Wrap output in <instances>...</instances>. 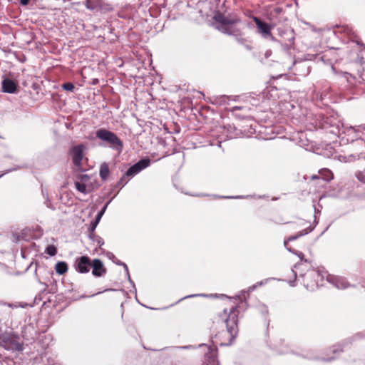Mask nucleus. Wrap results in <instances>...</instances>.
I'll list each match as a JSON object with an SVG mask.
<instances>
[{"mask_svg": "<svg viewBox=\"0 0 365 365\" xmlns=\"http://www.w3.org/2000/svg\"><path fill=\"white\" fill-rule=\"evenodd\" d=\"M357 44L363 46L364 49L365 50V44H364L363 43H361L360 41H357Z\"/></svg>", "mask_w": 365, "mask_h": 365, "instance_id": "37", "label": "nucleus"}, {"mask_svg": "<svg viewBox=\"0 0 365 365\" xmlns=\"http://www.w3.org/2000/svg\"><path fill=\"white\" fill-rule=\"evenodd\" d=\"M90 178L88 175H81L80 177H79V182H81V183H86L88 180H89Z\"/></svg>", "mask_w": 365, "mask_h": 365, "instance_id": "26", "label": "nucleus"}, {"mask_svg": "<svg viewBox=\"0 0 365 365\" xmlns=\"http://www.w3.org/2000/svg\"><path fill=\"white\" fill-rule=\"evenodd\" d=\"M327 281L337 289H346L349 286L346 279L341 277L334 276L327 273Z\"/></svg>", "mask_w": 365, "mask_h": 365, "instance_id": "9", "label": "nucleus"}, {"mask_svg": "<svg viewBox=\"0 0 365 365\" xmlns=\"http://www.w3.org/2000/svg\"><path fill=\"white\" fill-rule=\"evenodd\" d=\"M96 137L106 142L111 148L120 151L123 148V143L118 136L106 129H100L96 132Z\"/></svg>", "mask_w": 365, "mask_h": 365, "instance_id": "3", "label": "nucleus"}, {"mask_svg": "<svg viewBox=\"0 0 365 365\" xmlns=\"http://www.w3.org/2000/svg\"><path fill=\"white\" fill-rule=\"evenodd\" d=\"M109 202H107L104 207L101 209V210L98 212V214H100L101 215H103V214L105 213L106 210V208L108 207V205Z\"/></svg>", "mask_w": 365, "mask_h": 365, "instance_id": "30", "label": "nucleus"}, {"mask_svg": "<svg viewBox=\"0 0 365 365\" xmlns=\"http://www.w3.org/2000/svg\"><path fill=\"white\" fill-rule=\"evenodd\" d=\"M115 264H119V265H122L123 266V267L125 268L126 272H127V274H128V277L129 278V280L130 282H131L130 280V275H129V273H128V266L126 265V264H125L124 262H120V261H118L117 259H115V262H114Z\"/></svg>", "mask_w": 365, "mask_h": 365, "instance_id": "25", "label": "nucleus"}, {"mask_svg": "<svg viewBox=\"0 0 365 365\" xmlns=\"http://www.w3.org/2000/svg\"><path fill=\"white\" fill-rule=\"evenodd\" d=\"M320 175L326 181H329L333 179V173L328 169H324L320 172Z\"/></svg>", "mask_w": 365, "mask_h": 365, "instance_id": "20", "label": "nucleus"}, {"mask_svg": "<svg viewBox=\"0 0 365 365\" xmlns=\"http://www.w3.org/2000/svg\"><path fill=\"white\" fill-rule=\"evenodd\" d=\"M2 90L5 93H15L17 91L16 83L9 78H6L2 81Z\"/></svg>", "mask_w": 365, "mask_h": 365, "instance_id": "13", "label": "nucleus"}, {"mask_svg": "<svg viewBox=\"0 0 365 365\" xmlns=\"http://www.w3.org/2000/svg\"><path fill=\"white\" fill-rule=\"evenodd\" d=\"M90 258L88 256H82L76 261V269L80 273H88L91 266Z\"/></svg>", "mask_w": 365, "mask_h": 365, "instance_id": "8", "label": "nucleus"}, {"mask_svg": "<svg viewBox=\"0 0 365 365\" xmlns=\"http://www.w3.org/2000/svg\"><path fill=\"white\" fill-rule=\"evenodd\" d=\"M288 251L292 252L290 248H287Z\"/></svg>", "mask_w": 365, "mask_h": 365, "instance_id": "44", "label": "nucleus"}, {"mask_svg": "<svg viewBox=\"0 0 365 365\" xmlns=\"http://www.w3.org/2000/svg\"><path fill=\"white\" fill-rule=\"evenodd\" d=\"M214 19L215 27L220 31L236 37L242 36L241 19L237 14H230L225 16L218 14Z\"/></svg>", "mask_w": 365, "mask_h": 365, "instance_id": "2", "label": "nucleus"}, {"mask_svg": "<svg viewBox=\"0 0 365 365\" xmlns=\"http://www.w3.org/2000/svg\"><path fill=\"white\" fill-rule=\"evenodd\" d=\"M289 284L292 287H294L296 284H295V279L294 280H289L288 282Z\"/></svg>", "mask_w": 365, "mask_h": 365, "instance_id": "35", "label": "nucleus"}, {"mask_svg": "<svg viewBox=\"0 0 365 365\" xmlns=\"http://www.w3.org/2000/svg\"><path fill=\"white\" fill-rule=\"evenodd\" d=\"M195 296H196L195 294H191V295H189V296H186V297H185L182 298V299H180L179 300V302H180V301H181V300H182L183 299L190 298V297H195Z\"/></svg>", "mask_w": 365, "mask_h": 365, "instance_id": "36", "label": "nucleus"}, {"mask_svg": "<svg viewBox=\"0 0 365 365\" xmlns=\"http://www.w3.org/2000/svg\"><path fill=\"white\" fill-rule=\"evenodd\" d=\"M263 284H264V282H258V283H257L256 284H254V285H252V286L250 287L247 289V291H245L244 292H248V293H249V292H251L254 291V290H255L257 287L261 286V285H262Z\"/></svg>", "mask_w": 365, "mask_h": 365, "instance_id": "24", "label": "nucleus"}, {"mask_svg": "<svg viewBox=\"0 0 365 365\" xmlns=\"http://www.w3.org/2000/svg\"><path fill=\"white\" fill-rule=\"evenodd\" d=\"M337 351H338V349H335V348H333V349H332V352H333L334 354H335Z\"/></svg>", "mask_w": 365, "mask_h": 365, "instance_id": "40", "label": "nucleus"}, {"mask_svg": "<svg viewBox=\"0 0 365 365\" xmlns=\"http://www.w3.org/2000/svg\"><path fill=\"white\" fill-rule=\"evenodd\" d=\"M205 346V344H200V346Z\"/></svg>", "mask_w": 365, "mask_h": 365, "instance_id": "45", "label": "nucleus"}, {"mask_svg": "<svg viewBox=\"0 0 365 365\" xmlns=\"http://www.w3.org/2000/svg\"><path fill=\"white\" fill-rule=\"evenodd\" d=\"M86 147L83 144L75 145L70 150V155L72 159L73 169L76 170H83L82 161L85 156L84 150Z\"/></svg>", "mask_w": 365, "mask_h": 365, "instance_id": "4", "label": "nucleus"}, {"mask_svg": "<svg viewBox=\"0 0 365 365\" xmlns=\"http://www.w3.org/2000/svg\"><path fill=\"white\" fill-rule=\"evenodd\" d=\"M1 365H19L18 362L12 360V359H8L6 361H4Z\"/></svg>", "mask_w": 365, "mask_h": 365, "instance_id": "28", "label": "nucleus"}, {"mask_svg": "<svg viewBox=\"0 0 365 365\" xmlns=\"http://www.w3.org/2000/svg\"><path fill=\"white\" fill-rule=\"evenodd\" d=\"M303 358L310 360H321L323 361H331L334 359V356L324 357L315 354L312 350L304 351L302 354Z\"/></svg>", "mask_w": 365, "mask_h": 365, "instance_id": "12", "label": "nucleus"}, {"mask_svg": "<svg viewBox=\"0 0 365 365\" xmlns=\"http://www.w3.org/2000/svg\"><path fill=\"white\" fill-rule=\"evenodd\" d=\"M311 231H312L311 228H307V229H305V230L298 232L295 235L290 236L287 240H284V246L287 247V245L288 242L295 240L297 238H299V237H302L303 235H305L308 234Z\"/></svg>", "mask_w": 365, "mask_h": 365, "instance_id": "15", "label": "nucleus"}, {"mask_svg": "<svg viewBox=\"0 0 365 365\" xmlns=\"http://www.w3.org/2000/svg\"><path fill=\"white\" fill-rule=\"evenodd\" d=\"M3 175H0V178Z\"/></svg>", "mask_w": 365, "mask_h": 365, "instance_id": "47", "label": "nucleus"}, {"mask_svg": "<svg viewBox=\"0 0 365 365\" xmlns=\"http://www.w3.org/2000/svg\"><path fill=\"white\" fill-rule=\"evenodd\" d=\"M102 217V215H101L100 214L98 213V215H96V224H98V222H100L101 219Z\"/></svg>", "mask_w": 365, "mask_h": 365, "instance_id": "31", "label": "nucleus"}, {"mask_svg": "<svg viewBox=\"0 0 365 365\" xmlns=\"http://www.w3.org/2000/svg\"><path fill=\"white\" fill-rule=\"evenodd\" d=\"M106 255L109 259H112L113 262H115V259H116L115 256L112 252H108Z\"/></svg>", "mask_w": 365, "mask_h": 365, "instance_id": "29", "label": "nucleus"}, {"mask_svg": "<svg viewBox=\"0 0 365 365\" xmlns=\"http://www.w3.org/2000/svg\"><path fill=\"white\" fill-rule=\"evenodd\" d=\"M100 176L103 180H106L109 175V168L107 163H103L100 167Z\"/></svg>", "mask_w": 365, "mask_h": 365, "instance_id": "19", "label": "nucleus"}, {"mask_svg": "<svg viewBox=\"0 0 365 365\" xmlns=\"http://www.w3.org/2000/svg\"><path fill=\"white\" fill-rule=\"evenodd\" d=\"M207 349H208L209 351H210L212 350V348L210 346H208Z\"/></svg>", "mask_w": 365, "mask_h": 365, "instance_id": "42", "label": "nucleus"}, {"mask_svg": "<svg viewBox=\"0 0 365 365\" xmlns=\"http://www.w3.org/2000/svg\"><path fill=\"white\" fill-rule=\"evenodd\" d=\"M56 272L58 274H63L68 271V265L65 262H58L55 267Z\"/></svg>", "mask_w": 365, "mask_h": 365, "instance_id": "17", "label": "nucleus"}, {"mask_svg": "<svg viewBox=\"0 0 365 365\" xmlns=\"http://www.w3.org/2000/svg\"><path fill=\"white\" fill-rule=\"evenodd\" d=\"M0 346L6 350L21 351L22 344L17 337L10 334H2L0 336Z\"/></svg>", "mask_w": 365, "mask_h": 365, "instance_id": "5", "label": "nucleus"}, {"mask_svg": "<svg viewBox=\"0 0 365 365\" xmlns=\"http://www.w3.org/2000/svg\"><path fill=\"white\" fill-rule=\"evenodd\" d=\"M227 112H235V111H242V112H248L250 110V108L247 106L243 105H236L233 106H230L226 108Z\"/></svg>", "mask_w": 365, "mask_h": 365, "instance_id": "16", "label": "nucleus"}, {"mask_svg": "<svg viewBox=\"0 0 365 365\" xmlns=\"http://www.w3.org/2000/svg\"><path fill=\"white\" fill-rule=\"evenodd\" d=\"M46 253L50 256H54L57 253V250L54 245H48L45 250Z\"/></svg>", "mask_w": 365, "mask_h": 365, "instance_id": "21", "label": "nucleus"}, {"mask_svg": "<svg viewBox=\"0 0 365 365\" xmlns=\"http://www.w3.org/2000/svg\"><path fill=\"white\" fill-rule=\"evenodd\" d=\"M45 339L47 340V341H51V337L50 336H44Z\"/></svg>", "mask_w": 365, "mask_h": 365, "instance_id": "39", "label": "nucleus"}, {"mask_svg": "<svg viewBox=\"0 0 365 365\" xmlns=\"http://www.w3.org/2000/svg\"><path fill=\"white\" fill-rule=\"evenodd\" d=\"M301 259V262L297 263L292 269L295 279L299 274V277L302 279L304 287L309 291H314L319 286H322L324 277L327 278V272L320 269H310V265L306 259L302 262L304 255L302 252H294Z\"/></svg>", "mask_w": 365, "mask_h": 365, "instance_id": "1", "label": "nucleus"}, {"mask_svg": "<svg viewBox=\"0 0 365 365\" xmlns=\"http://www.w3.org/2000/svg\"><path fill=\"white\" fill-rule=\"evenodd\" d=\"M62 88L63 90L67 91H73L75 88V86L73 83L67 82L62 84Z\"/></svg>", "mask_w": 365, "mask_h": 365, "instance_id": "22", "label": "nucleus"}, {"mask_svg": "<svg viewBox=\"0 0 365 365\" xmlns=\"http://www.w3.org/2000/svg\"><path fill=\"white\" fill-rule=\"evenodd\" d=\"M97 225H98V224H96V221H94V222H91V230H92V231H93V230L96 229V227Z\"/></svg>", "mask_w": 365, "mask_h": 365, "instance_id": "33", "label": "nucleus"}, {"mask_svg": "<svg viewBox=\"0 0 365 365\" xmlns=\"http://www.w3.org/2000/svg\"><path fill=\"white\" fill-rule=\"evenodd\" d=\"M272 54V51L270 50H267L265 53H264V56L266 58H268L271 56Z\"/></svg>", "mask_w": 365, "mask_h": 365, "instance_id": "34", "label": "nucleus"}, {"mask_svg": "<svg viewBox=\"0 0 365 365\" xmlns=\"http://www.w3.org/2000/svg\"><path fill=\"white\" fill-rule=\"evenodd\" d=\"M150 160L148 158H144L132 165L126 171L125 175L128 177L134 176L139 173L141 170L150 165Z\"/></svg>", "mask_w": 365, "mask_h": 365, "instance_id": "7", "label": "nucleus"}, {"mask_svg": "<svg viewBox=\"0 0 365 365\" xmlns=\"http://www.w3.org/2000/svg\"><path fill=\"white\" fill-rule=\"evenodd\" d=\"M29 1H30V0H20V3L23 6L27 5Z\"/></svg>", "mask_w": 365, "mask_h": 365, "instance_id": "32", "label": "nucleus"}, {"mask_svg": "<svg viewBox=\"0 0 365 365\" xmlns=\"http://www.w3.org/2000/svg\"><path fill=\"white\" fill-rule=\"evenodd\" d=\"M91 267L93 268V275L96 277H102L106 273V269L104 267L101 260L98 259H93Z\"/></svg>", "mask_w": 365, "mask_h": 365, "instance_id": "11", "label": "nucleus"}, {"mask_svg": "<svg viewBox=\"0 0 365 365\" xmlns=\"http://www.w3.org/2000/svg\"><path fill=\"white\" fill-rule=\"evenodd\" d=\"M101 0H86V8L90 10H94L101 6Z\"/></svg>", "mask_w": 365, "mask_h": 365, "instance_id": "18", "label": "nucleus"}, {"mask_svg": "<svg viewBox=\"0 0 365 365\" xmlns=\"http://www.w3.org/2000/svg\"><path fill=\"white\" fill-rule=\"evenodd\" d=\"M11 170H7V171L6 172V173H9V172H11Z\"/></svg>", "mask_w": 365, "mask_h": 365, "instance_id": "43", "label": "nucleus"}, {"mask_svg": "<svg viewBox=\"0 0 365 365\" xmlns=\"http://www.w3.org/2000/svg\"><path fill=\"white\" fill-rule=\"evenodd\" d=\"M253 21L257 25L259 33H260L264 37L266 38L269 36H271L272 26L262 21L257 17H253Z\"/></svg>", "mask_w": 365, "mask_h": 365, "instance_id": "10", "label": "nucleus"}, {"mask_svg": "<svg viewBox=\"0 0 365 365\" xmlns=\"http://www.w3.org/2000/svg\"><path fill=\"white\" fill-rule=\"evenodd\" d=\"M74 184L76 190L83 194L87 195L91 192L90 187H88L85 183H81L79 181H76Z\"/></svg>", "mask_w": 365, "mask_h": 365, "instance_id": "14", "label": "nucleus"}, {"mask_svg": "<svg viewBox=\"0 0 365 365\" xmlns=\"http://www.w3.org/2000/svg\"><path fill=\"white\" fill-rule=\"evenodd\" d=\"M237 307H233L230 309L228 317L225 320L227 329L232 338L235 337L237 332Z\"/></svg>", "mask_w": 365, "mask_h": 365, "instance_id": "6", "label": "nucleus"}, {"mask_svg": "<svg viewBox=\"0 0 365 365\" xmlns=\"http://www.w3.org/2000/svg\"><path fill=\"white\" fill-rule=\"evenodd\" d=\"M326 119H327V120H328L329 119V118L328 116H327Z\"/></svg>", "mask_w": 365, "mask_h": 365, "instance_id": "46", "label": "nucleus"}, {"mask_svg": "<svg viewBox=\"0 0 365 365\" xmlns=\"http://www.w3.org/2000/svg\"><path fill=\"white\" fill-rule=\"evenodd\" d=\"M279 351H280V353H282V354L287 353V351H283V350H280Z\"/></svg>", "mask_w": 365, "mask_h": 365, "instance_id": "41", "label": "nucleus"}, {"mask_svg": "<svg viewBox=\"0 0 365 365\" xmlns=\"http://www.w3.org/2000/svg\"><path fill=\"white\" fill-rule=\"evenodd\" d=\"M356 178L361 182L365 183V174L361 171H358L356 173Z\"/></svg>", "mask_w": 365, "mask_h": 365, "instance_id": "23", "label": "nucleus"}, {"mask_svg": "<svg viewBox=\"0 0 365 365\" xmlns=\"http://www.w3.org/2000/svg\"><path fill=\"white\" fill-rule=\"evenodd\" d=\"M227 198H243L242 196H236V197H226Z\"/></svg>", "mask_w": 365, "mask_h": 365, "instance_id": "38", "label": "nucleus"}, {"mask_svg": "<svg viewBox=\"0 0 365 365\" xmlns=\"http://www.w3.org/2000/svg\"><path fill=\"white\" fill-rule=\"evenodd\" d=\"M93 240L97 242L100 247L104 244L103 240L100 237H93Z\"/></svg>", "mask_w": 365, "mask_h": 365, "instance_id": "27", "label": "nucleus"}]
</instances>
